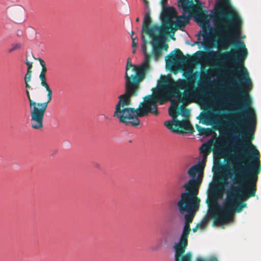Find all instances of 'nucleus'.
Instances as JSON below:
<instances>
[{"label":"nucleus","mask_w":261,"mask_h":261,"mask_svg":"<svg viewBox=\"0 0 261 261\" xmlns=\"http://www.w3.org/2000/svg\"><path fill=\"white\" fill-rule=\"evenodd\" d=\"M250 90L234 89L228 95L230 101L241 104L236 110L240 113L233 115L234 119L229 126L233 130H240L242 127L245 130L239 134L242 139L232 155V168L226 170L227 177L221 178L225 186L228 184L227 177L234 184L239 185L231 187H240L239 196L243 200L255 196L258 175L261 171L260 153L251 143L254 138L256 120L255 111L251 107V98L248 94Z\"/></svg>","instance_id":"1"},{"label":"nucleus","mask_w":261,"mask_h":261,"mask_svg":"<svg viewBox=\"0 0 261 261\" xmlns=\"http://www.w3.org/2000/svg\"><path fill=\"white\" fill-rule=\"evenodd\" d=\"M125 92L118 96L119 100L115 107L113 116L119 119V122L126 125L138 126L140 124L139 118L147 116L149 113L155 116L159 115L158 103L164 104L166 97L159 89H153V93L145 96L138 108L129 107L132 105V98L138 95L140 83H130L128 79L125 82Z\"/></svg>","instance_id":"2"},{"label":"nucleus","mask_w":261,"mask_h":261,"mask_svg":"<svg viewBox=\"0 0 261 261\" xmlns=\"http://www.w3.org/2000/svg\"><path fill=\"white\" fill-rule=\"evenodd\" d=\"M203 169L197 164L192 166L188 170V174L191 177L184 185L186 192L180 195V200L177 203L180 213L185 212H193L199 206L200 199L197 197L199 186L202 180L201 174Z\"/></svg>","instance_id":"3"},{"label":"nucleus","mask_w":261,"mask_h":261,"mask_svg":"<svg viewBox=\"0 0 261 261\" xmlns=\"http://www.w3.org/2000/svg\"><path fill=\"white\" fill-rule=\"evenodd\" d=\"M39 78L40 85L45 88L47 94V100L44 102H36L31 97L29 91L25 90L27 96L29 101L31 124L32 128L39 129L43 127V119L47 108L48 103L52 99L53 91L47 82L46 74L40 73Z\"/></svg>","instance_id":"4"},{"label":"nucleus","mask_w":261,"mask_h":261,"mask_svg":"<svg viewBox=\"0 0 261 261\" xmlns=\"http://www.w3.org/2000/svg\"><path fill=\"white\" fill-rule=\"evenodd\" d=\"M223 190L222 187L212 188L210 195L212 196V199L211 202L207 201L208 205L211 204L212 206L208 212V217L214 219L213 226L226 224L232 221L234 218V214L232 212L231 207L230 205H227L226 203L224 206L220 205L217 200V197L222 196Z\"/></svg>","instance_id":"5"},{"label":"nucleus","mask_w":261,"mask_h":261,"mask_svg":"<svg viewBox=\"0 0 261 261\" xmlns=\"http://www.w3.org/2000/svg\"><path fill=\"white\" fill-rule=\"evenodd\" d=\"M178 7L182 9V13L177 18V28H184L189 22L191 15H187L188 12L202 22H207L210 20L207 12L203 10V4L198 0H178Z\"/></svg>","instance_id":"6"},{"label":"nucleus","mask_w":261,"mask_h":261,"mask_svg":"<svg viewBox=\"0 0 261 261\" xmlns=\"http://www.w3.org/2000/svg\"><path fill=\"white\" fill-rule=\"evenodd\" d=\"M142 49L145 56L144 61L140 65H133L131 64L130 58L127 59L124 75L125 82L127 81V79L130 83H140L145 78L146 74L151 70V55L147 50L148 42L144 36H142Z\"/></svg>","instance_id":"7"},{"label":"nucleus","mask_w":261,"mask_h":261,"mask_svg":"<svg viewBox=\"0 0 261 261\" xmlns=\"http://www.w3.org/2000/svg\"><path fill=\"white\" fill-rule=\"evenodd\" d=\"M200 75V72L189 68L184 71L183 76L185 79H179L175 81L171 75H161L158 82L159 89L169 92L174 91L175 94H178L177 90L186 89L188 86H190L191 82L196 80Z\"/></svg>","instance_id":"8"},{"label":"nucleus","mask_w":261,"mask_h":261,"mask_svg":"<svg viewBox=\"0 0 261 261\" xmlns=\"http://www.w3.org/2000/svg\"><path fill=\"white\" fill-rule=\"evenodd\" d=\"M196 80L191 82L190 86H188L183 90H177L178 94H175L174 91L170 92L171 95L176 98L177 99L171 100V106L169 108V115L173 118L177 117L180 114L179 102L184 104H189L192 100L197 96V88L195 86Z\"/></svg>","instance_id":"9"},{"label":"nucleus","mask_w":261,"mask_h":261,"mask_svg":"<svg viewBox=\"0 0 261 261\" xmlns=\"http://www.w3.org/2000/svg\"><path fill=\"white\" fill-rule=\"evenodd\" d=\"M190 226L188 224L184 225L181 235L178 243H175V261H192V254L187 252L184 254L186 247L188 245V239L191 232Z\"/></svg>","instance_id":"10"},{"label":"nucleus","mask_w":261,"mask_h":261,"mask_svg":"<svg viewBox=\"0 0 261 261\" xmlns=\"http://www.w3.org/2000/svg\"><path fill=\"white\" fill-rule=\"evenodd\" d=\"M240 187H230L227 192L226 202L227 205H230L232 210V212L241 213L244 208L247 207L245 202L240 201L242 200L239 196Z\"/></svg>","instance_id":"11"},{"label":"nucleus","mask_w":261,"mask_h":261,"mask_svg":"<svg viewBox=\"0 0 261 261\" xmlns=\"http://www.w3.org/2000/svg\"><path fill=\"white\" fill-rule=\"evenodd\" d=\"M175 17L177 18L178 17H176V10L174 7H169L163 8L161 18L162 23V28H164V29H163L164 35H168L169 31L173 30V34H174V32L176 30V29L173 28L174 24H175V28L177 29L176 27V23H174L172 20V18Z\"/></svg>","instance_id":"12"},{"label":"nucleus","mask_w":261,"mask_h":261,"mask_svg":"<svg viewBox=\"0 0 261 261\" xmlns=\"http://www.w3.org/2000/svg\"><path fill=\"white\" fill-rule=\"evenodd\" d=\"M151 22L150 12L148 11L145 14L143 19L142 28V36L145 37L144 34L149 35V37L156 35L157 33L160 35H164L163 30V29H164V28H162V26L160 27L156 24L150 25Z\"/></svg>","instance_id":"13"},{"label":"nucleus","mask_w":261,"mask_h":261,"mask_svg":"<svg viewBox=\"0 0 261 261\" xmlns=\"http://www.w3.org/2000/svg\"><path fill=\"white\" fill-rule=\"evenodd\" d=\"M191 57L189 55L184 56L181 51L175 48L173 51L166 57V62L168 65L173 66L175 64H185L189 62Z\"/></svg>","instance_id":"14"},{"label":"nucleus","mask_w":261,"mask_h":261,"mask_svg":"<svg viewBox=\"0 0 261 261\" xmlns=\"http://www.w3.org/2000/svg\"><path fill=\"white\" fill-rule=\"evenodd\" d=\"M152 40L151 43L152 46V55L155 60H158L162 55V47L160 45V42L163 40L162 35H155L150 37Z\"/></svg>","instance_id":"15"},{"label":"nucleus","mask_w":261,"mask_h":261,"mask_svg":"<svg viewBox=\"0 0 261 261\" xmlns=\"http://www.w3.org/2000/svg\"><path fill=\"white\" fill-rule=\"evenodd\" d=\"M174 121V125L175 128L177 129H180L181 130H184L186 132L193 133L194 132V129L190 124L189 119H184L182 120H179L177 117L173 118Z\"/></svg>","instance_id":"16"},{"label":"nucleus","mask_w":261,"mask_h":261,"mask_svg":"<svg viewBox=\"0 0 261 261\" xmlns=\"http://www.w3.org/2000/svg\"><path fill=\"white\" fill-rule=\"evenodd\" d=\"M199 35L203 37V42L205 47L212 45V42L210 38V34L206 30L200 31Z\"/></svg>","instance_id":"17"},{"label":"nucleus","mask_w":261,"mask_h":261,"mask_svg":"<svg viewBox=\"0 0 261 261\" xmlns=\"http://www.w3.org/2000/svg\"><path fill=\"white\" fill-rule=\"evenodd\" d=\"M199 205L198 206V207L194 210L193 212H185L184 213H181L182 214H184L185 213H188L189 214H187L185 216V225L188 224V226H190V223H192L194 213L196 212V211L198 209Z\"/></svg>","instance_id":"18"},{"label":"nucleus","mask_w":261,"mask_h":261,"mask_svg":"<svg viewBox=\"0 0 261 261\" xmlns=\"http://www.w3.org/2000/svg\"><path fill=\"white\" fill-rule=\"evenodd\" d=\"M211 151V145L209 144H204L200 148V152L201 154L208 155Z\"/></svg>","instance_id":"19"},{"label":"nucleus","mask_w":261,"mask_h":261,"mask_svg":"<svg viewBox=\"0 0 261 261\" xmlns=\"http://www.w3.org/2000/svg\"><path fill=\"white\" fill-rule=\"evenodd\" d=\"M180 114H181L185 119H188L190 116V111L186 108L184 105H181L180 108Z\"/></svg>","instance_id":"20"},{"label":"nucleus","mask_w":261,"mask_h":261,"mask_svg":"<svg viewBox=\"0 0 261 261\" xmlns=\"http://www.w3.org/2000/svg\"><path fill=\"white\" fill-rule=\"evenodd\" d=\"M196 127L200 135H207L210 134V129L209 128H204L198 125H197Z\"/></svg>","instance_id":"21"},{"label":"nucleus","mask_w":261,"mask_h":261,"mask_svg":"<svg viewBox=\"0 0 261 261\" xmlns=\"http://www.w3.org/2000/svg\"><path fill=\"white\" fill-rule=\"evenodd\" d=\"M164 125L166 127L169 129L172 130L174 133H180L181 131L175 129L173 128V125H174V121H167L164 122Z\"/></svg>","instance_id":"22"},{"label":"nucleus","mask_w":261,"mask_h":261,"mask_svg":"<svg viewBox=\"0 0 261 261\" xmlns=\"http://www.w3.org/2000/svg\"><path fill=\"white\" fill-rule=\"evenodd\" d=\"M38 61L40 63V64L41 66V70L40 73H42V74H46L47 69L46 67V64L45 62L41 58H38Z\"/></svg>","instance_id":"23"},{"label":"nucleus","mask_w":261,"mask_h":261,"mask_svg":"<svg viewBox=\"0 0 261 261\" xmlns=\"http://www.w3.org/2000/svg\"><path fill=\"white\" fill-rule=\"evenodd\" d=\"M207 155L202 154V160L197 164V165L201 167L203 170L207 160Z\"/></svg>","instance_id":"24"},{"label":"nucleus","mask_w":261,"mask_h":261,"mask_svg":"<svg viewBox=\"0 0 261 261\" xmlns=\"http://www.w3.org/2000/svg\"><path fill=\"white\" fill-rule=\"evenodd\" d=\"M211 219L210 218H209L208 217V215L207 216V217L205 218L204 219H203L200 223H198L197 224V226H199V228H201V229H203L205 227L207 222H208V219Z\"/></svg>","instance_id":"25"},{"label":"nucleus","mask_w":261,"mask_h":261,"mask_svg":"<svg viewBox=\"0 0 261 261\" xmlns=\"http://www.w3.org/2000/svg\"><path fill=\"white\" fill-rule=\"evenodd\" d=\"M20 47H21V44H20V43L13 44L11 45V47L9 49L8 52L9 53H11L15 50L20 49Z\"/></svg>","instance_id":"26"},{"label":"nucleus","mask_w":261,"mask_h":261,"mask_svg":"<svg viewBox=\"0 0 261 261\" xmlns=\"http://www.w3.org/2000/svg\"><path fill=\"white\" fill-rule=\"evenodd\" d=\"M166 35H162V37H163V40L160 42V46L162 47V49H164L166 51H167L168 50V45L167 43H165L164 42V39H165V36H166Z\"/></svg>","instance_id":"27"},{"label":"nucleus","mask_w":261,"mask_h":261,"mask_svg":"<svg viewBox=\"0 0 261 261\" xmlns=\"http://www.w3.org/2000/svg\"><path fill=\"white\" fill-rule=\"evenodd\" d=\"M32 70H27L24 77V82H30L32 79Z\"/></svg>","instance_id":"28"},{"label":"nucleus","mask_w":261,"mask_h":261,"mask_svg":"<svg viewBox=\"0 0 261 261\" xmlns=\"http://www.w3.org/2000/svg\"><path fill=\"white\" fill-rule=\"evenodd\" d=\"M25 64L28 66L27 70H32V68L33 67V62H30L27 59Z\"/></svg>","instance_id":"29"},{"label":"nucleus","mask_w":261,"mask_h":261,"mask_svg":"<svg viewBox=\"0 0 261 261\" xmlns=\"http://www.w3.org/2000/svg\"><path fill=\"white\" fill-rule=\"evenodd\" d=\"M136 39H137V37L134 38V37L132 36V47L133 48H135L137 46V43L135 41Z\"/></svg>","instance_id":"30"},{"label":"nucleus","mask_w":261,"mask_h":261,"mask_svg":"<svg viewBox=\"0 0 261 261\" xmlns=\"http://www.w3.org/2000/svg\"><path fill=\"white\" fill-rule=\"evenodd\" d=\"M29 82H24L26 90H28V91L29 90L28 89H30L31 88V85L29 84Z\"/></svg>","instance_id":"31"},{"label":"nucleus","mask_w":261,"mask_h":261,"mask_svg":"<svg viewBox=\"0 0 261 261\" xmlns=\"http://www.w3.org/2000/svg\"><path fill=\"white\" fill-rule=\"evenodd\" d=\"M161 3L162 6L164 7L167 4V0H162Z\"/></svg>","instance_id":"32"},{"label":"nucleus","mask_w":261,"mask_h":261,"mask_svg":"<svg viewBox=\"0 0 261 261\" xmlns=\"http://www.w3.org/2000/svg\"><path fill=\"white\" fill-rule=\"evenodd\" d=\"M199 226H197V225L194 227L193 228L192 230L194 232H195L197 231V229L199 228Z\"/></svg>","instance_id":"33"},{"label":"nucleus","mask_w":261,"mask_h":261,"mask_svg":"<svg viewBox=\"0 0 261 261\" xmlns=\"http://www.w3.org/2000/svg\"><path fill=\"white\" fill-rule=\"evenodd\" d=\"M207 118V116L206 114H203L202 116V119L205 120Z\"/></svg>","instance_id":"34"},{"label":"nucleus","mask_w":261,"mask_h":261,"mask_svg":"<svg viewBox=\"0 0 261 261\" xmlns=\"http://www.w3.org/2000/svg\"><path fill=\"white\" fill-rule=\"evenodd\" d=\"M146 7H148L149 5V2L147 0H143Z\"/></svg>","instance_id":"35"},{"label":"nucleus","mask_w":261,"mask_h":261,"mask_svg":"<svg viewBox=\"0 0 261 261\" xmlns=\"http://www.w3.org/2000/svg\"><path fill=\"white\" fill-rule=\"evenodd\" d=\"M139 21H140V19H139V17H137V18L136 19V21L137 22H139Z\"/></svg>","instance_id":"36"},{"label":"nucleus","mask_w":261,"mask_h":261,"mask_svg":"<svg viewBox=\"0 0 261 261\" xmlns=\"http://www.w3.org/2000/svg\"><path fill=\"white\" fill-rule=\"evenodd\" d=\"M134 34V31H132L131 32V37L133 36V35Z\"/></svg>","instance_id":"37"},{"label":"nucleus","mask_w":261,"mask_h":261,"mask_svg":"<svg viewBox=\"0 0 261 261\" xmlns=\"http://www.w3.org/2000/svg\"><path fill=\"white\" fill-rule=\"evenodd\" d=\"M172 39H173V40L175 39V38L174 37V35H173V37H172Z\"/></svg>","instance_id":"38"},{"label":"nucleus","mask_w":261,"mask_h":261,"mask_svg":"<svg viewBox=\"0 0 261 261\" xmlns=\"http://www.w3.org/2000/svg\"><path fill=\"white\" fill-rule=\"evenodd\" d=\"M135 53V48H134V49L133 50V53L134 54Z\"/></svg>","instance_id":"39"},{"label":"nucleus","mask_w":261,"mask_h":261,"mask_svg":"<svg viewBox=\"0 0 261 261\" xmlns=\"http://www.w3.org/2000/svg\"><path fill=\"white\" fill-rule=\"evenodd\" d=\"M198 40H200V37H198Z\"/></svg>","instance_id":"40"},{"label":"nucleus","mask_w":261,"mask_h":261,"mask_svg":"<svg viewBox=\"0 0 261 261\" xmlns=\"http://www.w3.org/2000/svg\"><path fill=\"white\" fill-rule=\"evenodd\" d=\"M216 261H218L217 259H216Z\"/></svg>","instance_id":"41"}]
</instances>
